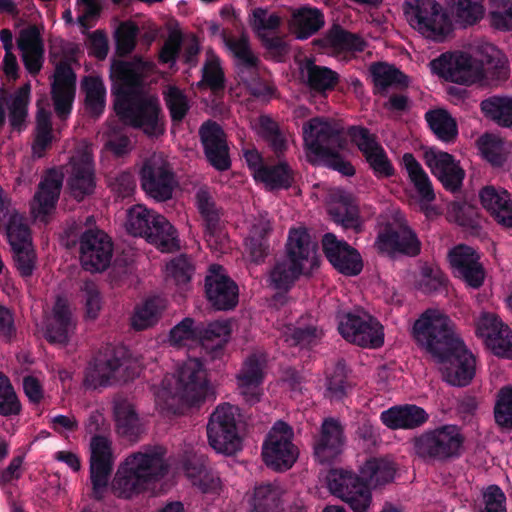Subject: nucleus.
Masks as SVG:
<instances>
[{"label":"nucleus","instance_id":"1","mask_svg":"<svg viewBox=\"0 0 512 512\" xmlns=\"http://www.w3.org/2000/svg\"><path fill=\"white\" fill-rule=\"evenodd\" d=\"M411 335L421 349L442 365L444 381L457 387L471 383L476 360L457 335L449 317L427 310L414 322Z\"/></svg>","mask_w":512,"mask_h":512},{"label":"nucleus","instance_id":"2","mask_svg":"<svg viewBox=\"0 0 512 512\" xmlns=\"http://www.w3.org/2000/svg\"><path fill=\"white\" fill-rule=\"evenodd\" d=\"M161 446L146 448L129 455L118 467L111 482L112 493L123 499H131L160 481L168 472Z\"/></svg>","mask_w":512,"mask_h":512},{"label":"nucleus","instance_id":"3","mask_svg":"<svg viewBox=\"0 0 512 512\" xmlns=\"http://www.w3.org/2000/svg\"><path fill=\"white\" fill-rule=\"evenodd\" d=\"M207 371L200 358H189L178 369L174 385L165 379L158 397L165 400L166 407L174 413L180 407H192L203 402L210 392Z\"/></svg>","mask_w":512,"mask_h":512},{"label":"nucleus","instance_id":"4","mask_svg":"<svg viewBox=\"0 0 512 512\" xmlns=\"http://www.w3.org/2000/svg\"><path fill=\"white\" fill-rule=\"evenodd\" d=\"M286 259L277 261L269 274L270 285L281 292L287 293L305 274V265L316 264V245L305 229L292 228L289 231L285 246Z\"/></svg>","mask_w":512,"mask_h":512},{"label":"nucleus","instance_id":"5","mask_svg":"<svg viewBox=\"0 0 512 512\" xmlns=\"http://www.w3.org/2000/svg\"><path fill=\"white\" fill-rule=\"evenodd\" d=\"M231 332L229 320L203 323L186 317L170 330L169 340L176 347L200 345L207 357L216 360L224 355Z\"/></svg>","mask_w":512,"mask_h":512},{"label":"nucleus","instance_id":"6","mask_svg":"<svg viewBox=\"0 0 512 512\" xmlns=\"http://www.w3.org/2000/svg\"><path fill=\"white\" fill-rule=\"evenodd\" d=\"M126 229L133 236L145 238L161 252H173L179 248L174 226L163 215L144 205L138 204L128 209Z\"/></svg>","mask_w":512,"mask_h":512},{"label":"nucleus","instance_id":"7","mask_svg":"<svg viewBox=\"0 0 512 512\" xmlns=\"http://www.w3.org/2000/svg\"><path fill=\"white\" fill-rule=\"evenodd\" d=\"M464 441L456 425H443L415 437L413 448L424 461L446 463L461 457Z\"/></svg>","mask_w":512,"mask_h":512},{"label":"nucleus","instance_id":"8","mask_svg":"<svg viewBox=\"0 0 512 512\" xmlns=\"http://www.w3.org/2000/svg\"><path fill=\"white\" fill-rule=\"evenodd\" d=\"M406 21L423 37L443 42L452 31V24L443 7L436 0H404Z\"/></svg>","mask_w":512,"mask_h":512},{"label":"nucleus","instance_id":"9","mask_svg":"<svg viewBox=\"0 0 512 512\" xmlns=\"http://www.w3.org/2000/svg\"><path fill=\"white\" fill-rule=\"evenodd\" d=\"M114 110L125 123L140 129L149 138H158L165 133V118L155 97L137 94L114 104Z\"/></svg>","mask_w":512,"mask_h":512},{"label":"nucleus","instance_id":"10","mask_svg":"<svg viewBox=\"0 0 512 512\" xmlns=\"http://www.w3.org/2000/svg\"><path fill=\"white\" fill-rule=\"evenodd\" d=\"M326 480L330 493L347 503L353 512H367L370 508L372 494L362 474L334 468L328 472Z\"/></svg>","mask_w":512,"mask_h":512},{"label":"nucleus","instance_id":"11","mask_svg":"<svg viewBox=\"0 0 512 512\" xmlns=\"http://www.w3.org/2000/svg\"><path fill=\"white\" fill-rule=\"evenodd\" d=\"M235 411L234 406L225 403L210 415L207 424L208 442L217 453L233 455L242 448Z\"/></svg>","mask_w":512,"mask_h":512},{"label":"nucleus","instance_id":"12","mask_svg":"<svg viewBox=\"0 0 512 512\" xmlns=\"http://www.w3.org/2000/svg\"><path fill=\"white\" fill-rule=\"evenodd\" d=\"M351 142L358 148L369 169L377 179H389L396 169L375 134L364 126H350L347 130Z\"/></svg>","mask_w":512,"mask_h":512},{"label":"nucleus","instance_id":"13","mask_svg":"<svg viewBox=\"0 0 512 512\" xmlns=\"http://www.w3.org/2000/svg\"><path fill=\"white\" fill-rule=\"evenodd\" d=\"M431 71L445 81L471 85L484 77V69L467 53H443L430 62Z\"/></svg>","mask_w":512,"mask_h":512},{"label":"nucleus","instance_id":"14","mask_svg":"<svg viewBox=\"0 0 512 512\" xmlns=\"http://www.w3.org/2000/svg\"><path fill=\"white\" fill-rule=\"evenodd\" d=\"M80 261L84 270L103 272L111 263L113 242L109 235L99 228H87L79 237Z\"/></svg>","mask_w":512,"mask_h":512},{"label":"nucleus","instance_id":"15","mask_svg":"<svg viewBox=\"0 0 512 512\" xmlns=\"http://www.w3.org/2000/svg\"><path fill=\"white\" fill-rule=\"evenodd\" d=\"M338 331L350 343L376 349L384 343L383 326L375 318L348 312L339 316Z\"/></svg>","mask_w":512,"mask_h":512},{"label":"nucleus","instance_id":"16","mask_svg":"<svg viewBox=\"0 0 512 512\" xmlns=\"http://www.w3.org/2000/svg\"><path fill=\"white\" fill-rule=\"evenodd\" d=\"M140 182L145 193L158 202L171 199L177 185L172 167L160 157L149 158L143 163Z\"/></svg>","mask_w":512,"mask_h":512},{"label":"nucleus","instance_id":"17","mask_svg":"<svg viewBox=\"0 0 512 512\" xmlns=\"http://www.w3.org/2000/svg\"><path fill=\"white\" fill-rule=\"evenodd\" d=\"M204 293L210 306L217 311L233 310L239 302L238 285L219 264L210 265L204 280Z\"/></svg>","mask_w":512,"mask_h":512},{"label":"nucleus","instance_id":"18","mask_svg":"<svg viewBox=\"0 0 512 512\" xmlns=\"http://www.w3.org/2000/svg\"><path fill=\"white\" fill-rule=\"evenodd\" d=\"M129 351L124 346H108L93 361V370L88 373L95 385L108 386L114 381H127Z\"/></svg>","mask_w":512,"mask_h":512},{"label":"nucleus","instance_id":"19","mask_svg":"<svg viewBox=\"0 0 512 512\" xmlns=\"http://www.w3.org/2000/svg\"><path fill=\"white\" fill-rule=\"evenodd\" d=\"M475 332L495 356L512 359V330L496 314L481 313Z\"/></svg>","mask_w":512,"mask_h":512},{"label":"nucleus","instance_id":"20","mask_svg":"<svg viewBox=\"0 0 512 512\" xmlns=\"http://www.w3.org/2000/svg\"><path fill=\"white\" fill-rule=\"evenodd\" d=\"M90 480L93 497L102 500L113 470L111 442L107 437L94 435L90 441Z\"/></svg>","mask_w":512,"mask_h":512},{"label":"nucleus","instance_id":"21","mask_svg":"<svg viewBox=\"0 0 512 512\" xmlns=\"http://www.w3.org/2000/svg\"><path fill=\"white\" fill-rule=\"evenodd\" d=\"M303 139L307 150L316 157L344 145L342 130L334 122L320 117L304 123Z\"/></svg>","mask_w":512,"mask_h":512},{"label":"nucleus","instance_id":"22","mask_svg":"<svg viewBox=\"0 0 512 512\" xmlns=\"http://www.w3.org/2000/svg\"><path fill=\"white\" fill-rule=\"evenodd\" d=\"M346 443L344 427L335 418L322 421L317 434L313 436V457L319 464L333 463L343 452Z\"/></svg>","mask_w":512,"mask_h":512},{"label":"nucleus","instance_id":"23","mask_svg":"<svg viewBox=\"0 0 512 512\" xmlns=\"http://www.w3.org/2000/svg\"><path fill=\"white\" fill-rule=\"evenodd\" d=\"M424 158L431 173L446 191L451 193L461 191L466 173L452 154L432 147L425 152Z\"/></svg>","mask_w":512,"mask_h":512},{"label":"nucleus","instance_id":"24","mask_svg":"<svg viewBox=\"0 0 512 512\" xmlns=\"http://www.w3.org/2000/svg\"><path fill=\"white\" fill-rule=\"evenodd\" d=\"M77 76L70 63L66 60L60 61L54 72V80L51 84V98L54 111L58 118L64 120L72 112L76 95Z\"/></svg>","mask_w":512,"mask_h":512},{"label":"nucleus","instance_id":"25","mask_svg":"<svg viewBox=\"0 0 512 512\" xmlns=\"http://www.w3.org/2000/svg\"><path fill=\"white\" fill-rule=\"evenodd\" d=\"M199 136L208 163L218 171L230 169V149L221 125L208 120L200 126Z\"/></svg>","mask_w":512,"mask_h":512},{"label":"nucleus","instance_id":"26","mask_svg":"<svg viewBox=\"0 0 512 512\" xmlns=\"http://www.w3.org/2000/svg\"><path fill=\"white\" fill-rule=\"evenodd\" d=\"M448 260L456 277L473 289L480 288L485 279V270L478 252L466 244H459L448 252Z\"/></svg>","mask_w":512,"mask_h":512},{"label":"nucleus","instance_id":"27","mask_svg":"<svg viewBox=\"0 0 512 512\" xmlns=\"http://www.w3.org/2000/svg\"><path fill=\"white\" fill-rule=\"evenodd\" d=\"M323 252L331 265L346 276H356L363 269L360 253L343 240H338L332 233L322 239Z\"/></svg>","mask_w":512,"mask_h":512},{"label":"nucleus","instance_id":"28","mask_svg":"<svg viewBox=\"0 0 512 512\" xmlns=\"http://www.w3.org/2000/svg\"><path fill=\"white\" fill-rule=\"evenodd\" d=\"M141 62L115 61L111 65L110 79L112 81L111 93L114 96V104L127 100L137 93L133 90L142 84Z\"/></svg>","mask_w":512,"mask_h":512},{"label":"nucleus","instance_id":"29","mask_svg":"<svg viewBox=\"0 0 512 512\" xmlns=\"http://www.w3.org/2000/svg\"><path fill=\"white\" fill-rule=\"evenodd\" d=\"M222 39L233 57L236 78L250 77L256 69L261 68L262 62L251 47L248 34L242 33L236 37L223 30Z\"/></svg>","mask_w":512,"mask_h":512},{"label":"nucleus","instance_id":"30","mask_svg":"<svg viewBox=\"0 0 512 512\" xmlns=\"http://www.w3.org/2000/svg\"><path fill=\"white\" fill-rule=\"evenodd\" d=\"M95 187L96 178L92 158L88 154L72 158L67 178L70 195L77 201H82L94 192Z\"/></svg>","mask_w":512,"mask_h":512},{"label":"nucleus","instance_id":"31","mask_svg":"<svg viewBox=\"0 0 512 512\" xmlns=\"http://www.w3.org/2000/svg\"><path fill=\"white\" fill-rule=\"evenodd\" d=\"M264 362L256 354L249 355L236 376L238 389L248 405L258 403L262 396Z\"/></svg>","mask_w":512,"mask_h":512},{"label":"nucleus","instance_id":"32","mask_svg":"<svg viewBox=\"0 0 512 512\" xmlns=\"http://www.w3.org/2000/svg\"><path fill=\"white\" fill-rule=\"evenodd\" d=\"M376 245L381 252L401 253L411 257L417 256L421 251V242L408 227L401 231L386 227L378 234Z\"/></svg>","mask_w":512,"mask_h":512},{"label":"nucleus","instance_id":"33","mask_svg":"<svg viewBox=\"0 0 512 512\" xmlns=\"http://www.w3.org/2000/svg\"><path fill=\"white\" fill-rule=\"evenodd\" d=\"M328 214L333 222L340 224L344 229L361 228L359 205L350 192L342 189L335 191L332 194V203L328 207Z\"/></svg>","mask_w":512,"mask_h":512},{"label":"nucleus","instance_id":"34","mask_svg":"<svg viewBox=\"0 0 512 512\" xmlns=\"http://www.w3.org/2000/svg\"><path fill=\"white\" fill-rule=\"evenodd\" d=\"M262 456L268 467L286 471L296 462L298 449L290 440L267 437L263 443Z\"/></svg>","mask_w":512,"mask_h":512},{"label":"nucleus","instance_id":"35","mask_svg":"<svg viewBox=\"0 0 512 512\" xmlns=\"http://www.w3.org/2000/svg\"><path fill=\"white\" fill-rule=\"evenodd\" d=\"M479 198L483 208L498 224L512 228V200L506 190L488 185L480 190Z\"/></svg>","mask_w":512,"mask_h":512},{"label":"nucleus","instance_id":"36","mask_svg":"<svg viewBox=\"0 0 512 512\" xmlns=\"http://www.w3.org/2000/svg\"><path fill=\"white\" fill-rule=\"evenodd\" d=\"M428 418L422 407L413 404L393 406L380 414L381 422L392 430L414 429L426 423Z\"/></svg>","mask_w":512,"mask_h":512},{"label":"nucleus","instance_id":"37","mask_svg":"<svg viewBox=\"0 0 512 512\" xmlns=\"http://www.w3.org/2000/svg\"><path fill=\"white\" fill-rule=\"evenodd\" d=\"M81 92L84 93V107L86 113L92 118H99L105 111L106 87L98 76H84L80 83Z\"/></svg>","mask_w":512,"mask_h":512},{"label":"nucleus","instance_id":"38","mask_svg":"<svg viewBox=\"0 0 512 512\" xmlns=\"http://www.w3.org/2000/svg\"><path fill=\"white\" fill-rule=\"evenodd\" d=\"M74 325L67 304L58 301L54 307L53 319L47 324L45 339L51 344L66 345Z\"/></svg>","mask_w":512,"mask_h":512},{"label":"nucleus","instance_id":"39","mask_svg":"<svg viewBox=\"0 0 512 512\" xmlns=\"http://www.w3.org/2000/svg\"><path fill=\"white\" fill-rule=\"evenodd\" d=\"M325 24L324 15L318 8L301 7L292 14L293 32L297 39L306 40Z\"/></svg>","mask_w":512,"mask_h":512},{"label":"nucleus","instance_id":"40","mask_svg":"<svg viewBox=\"0 0 512 512\" xmlns=\"http://www.w3.org/2000/svg\"><path fill=\"white\" fill-rule=\"evenodd\" d=\"M370 73L374 84V94L386 96L391 86L407 87L408 77L399 69L386 63H373Z\"/></svg>","mask_w":512,"mask_h":512},{"label":"nucleus","instance_id":"41","mask_svg":"<svg viewBox=\"0 0 512 512\" xmlns=\"http://www.w3.org/2000/svg\"><path fill=\"white\" fill-rule=\"evenodd\" d=\"M62 187V177L50 171L39 183L33 202L39 214L46 215L55 208Z\"/></svg>","mask_w":512,"mask_h":512},{"label":"nucleus","instance_id":"42","mask_svg":"<svg viewBox=\"0 0 512 512\" xmlns=\"http://www.w3.org/2000/svg\"><path fill=\"white\" fill-rule=\"evenodd\" d=\"M255 179L263 182L270 190L289 189L294 182V172L286 162L261 164L255 170Z\"/></svg>","mask_w":512,"mask_h":512},{"label":"nucleus","instance_id":"43","mask_svg":"<svg viewBox=\"0 0 512 512\" xmlns=\"http://www.w3.org/2000/svg\"><path fill=\"white\" fill-rule=\"evenodd\" d=\"M403 165L408 173L411 183L414 185L421 201L432 202L435 200V193L432 182L419 161L412 153H405L402 157Z\"/></svg>","mask_w":512,"mask_h":512},{"label":"nucleus","instance_id":"44","mask_svg":"<svg viewBox=\"0 0 512 512\" xmlns=\"http://www.w3.org/2000/svg\"><path fill=\"white\" fill-rule=\"evenodd\" d=\"M360 473L368 487L377 488L394 480L396 467L393 462L384 458H371L360 469Z\"/></svg>","mask_w":512,"mask_h":512},{"label":"nucleus","instance_id":"45","mask_svg":"<svg viewBox=\"0 0 512 512\" xmlns=\"http://www.w3.org/2000/svg\"><path fill=\"white\" fill-rule=\"evenodd\" d=\"M425 120L436 138L444 143H454L458 136V126L455 119L445 109L429 110Z\"/></svg>","mask_w":512,"mask_h":512},{"label":"nucleus","instance_id":"46","mask_svg":"<svg viewBox=\"0 0 512 512\" xmlns=\"http://www.w3.org/2000/svg\"><path fill=\"white\" fill-rule=\"evenodd\" d=\"M166 308L165 300L159 296L148 297L136 306L132 316V326L141 331L154 326Z\"/></svg>","mask_w":512,"mask_h":512},{"label":"nucleus","instance_id":"47","mask_svg":"<svg viewBox=\"0 0 512 512\" xmlns=\"http://www.w3.org/2000/svg\"><path fill=\"white\" fill-rule=\"evenodd\" d=\"M305 69L308 87L319 94L325 95L333 91L339 83L340 75L329 67L309 61Z\"/></svg>","mask_w":512,"mask_h":512},{"label":"nucleus","instance_id":"48","mask_svg":"<svg viewBox=\"0 0 512 512\" xmlns=\"http://www.w3.org/2000/svg\"><path fill=\"white\" fill-rule=\"evenodd\" d=\"M322 41L335 51L362 52L366 46L365 41L359 35L351 33L339 25H334Z\"/></svg>","mask_w":512,"mask_h":512},{"label":"nucleus","instance_id":"49","mask_svg":"<svg viewBox=\"0 0 512 512\" xmlns=\"http://www.w3.org/2000/svg\"><path fill=\"white\" fill-rule=\"evenodd\" d=\"M114 413L118 434L129 439L137 438L141 432V425L134 407L122 401L116 403Z\"/></svg>","mask_w":512,"mask_h":512},{"label":"nucleus","instance_id":"50","mask_svg":"<svg viewBox=\"0 0 512 512\" xmlns=\"http://www.w3.org/2000/svg\"><path fill=\"white\" fill-rule=\"evenodd\" d=\"M271 231L272 227L269 222H260L253 226L251 236L246 243L252 262L260 264L268 256Z\"/></svg>","mask_w":512,"mask_h":512},{"label":"nucleus","instance_id":"51","mask_svg":"<svg viewBox=\"0 0 512 512\" xmlns=\"http://www.w3.org/2000/svg\"><path fill=\"white\" fill-rule=\"evenodd\" d=\"M348 371L345 361L339 360L331 372L326 374L325 396L332 401H340L348 395L351 384L347 379Z\"/></svg>","mask_w":512,"mask_h":512},{"label":"nucleus","instance_id":"52","mask_svg":"<svg viewBox=\"0 0 512 512\" xmlns=\"http://www.w3.org/2000/svg\"><path fill=\"white\" fill-rule=\"evenodd\" d=\"M481 111L485 117L493 120L502 127L512 126V98L492 96L484 99Z\"/></svg>","mask_w":512,"mask_h":512},{"label":"nucleus","instance_id":"53","mask_svg":"<svg viewBox=\"0 0 512 512\" xmlns=\"http://www.w3.org/2000/svg\"><path fill=\"white\" fill-rule=\"evenodd\" d=\"M484 0H450L449 5L457 23L467 27L480 22L485 14Z\"/></svg>","mask_w":512,"mask_h":512},{"label":"nucleus","instance_id":"54","mask_svg":"<svg viewBox=\"0 0 512 512\" xmlns=\"http://www.w3.org/2000/svg\"><path fill=\"white\" fill-rule=\"evenodd\" d=\"M281 490L272 483L255 486L251 505L256 512H278L281 503Z\"/></svg>","mask_w":512,"mask_h":512},{"label":"nucleus","instance_id":"55","mask_svg":"<svg viewBox=\"0 0 512 512\" xmlns=\"http://www.w3.org/2000/svg\"><path fill=\"white\" fill-rule=\"evenodd\" d=\"M30 99V84L21 86L12 99L9 107V121L13 129L21 131L28 116V104Z\"/></svg>","mask_w":512,"mask_h":512},{"label":"nucleus","instance_id":"56","mask_svg":"<svg viewBox=\"0 0 512 512\" xmlns=\"http://www.w3.org/2000/svg\"><path fill=\"white\" fill-rule=\"evenodd\" d=\"M197 209L203 218L206 230L213 235L220 221V213L210 193L205 189H199L196 193Z\"/></svg>","mask_w":512,"mask_h":512},{"label":"nucleus","instance_id":"57","mask_svg":"<svg viewBox=\"0 0 512 512\" xmlns=\"http://www.w3.org/2000/svg\"><path fill=\"white\" fill-rule=\"evenodd\" d=\"M194 272L195 267L192 260L186 255L177 256L166 265L167 277L173 280L180 289L189 285Z\"/></svg>","mask_w":512,"mask_h":512},{"label":"nucleus","instance_id":"58","mask_svg":"<svg viewBox=\"0 0 512 512\" xmlns=\"http://www.w3.org/2000/svg\"><path fill=\"white\" fill-rule=\"evenodd\" d=\"M163 95L172 123H181L190 110L186 94L176 86H169Z\"/></svg>","mask_w":512,"mask_h":512},{"label":"nucleus","instance_id":"59","mask_svg":"<svg viewBox=\"0 0 512 512\" xmlns=\"http://www.w3.org/2000/svg\"><path fill=\"white\" fill-rule=\"evenodd\" d=\"M494 419L501 430H512V386H503L497 393Z\"/></svg>","mask_w":512,"mask_h":512},{"label":"nucleus","instance_id":"60","mask_svg":"<svg viewBox=\"0 0 512 512\" xmlns=\"http://www.w3.org/2000/svg\"><path fill=\"white\" fill-rule=\"evenodd\" d=\"M489 22L499 31L512 30V0H489Z\"/></svg>","mask_w":512,"mask_h":512},{"label":"nucleus","instance_id":"61","mask_svg":"<svg viewBox=\"0 0 512 512\" xmlns=\"http://www.w3.org/2000/svg\"><path fill=\"white\" fill-rule=\"evenodd\" d=\"M139 27L133 21L121 22L114 32L116 52L119 56L132 53L137 44Z\"/></svg>","mask_w":512,"mask_h":512},{"label":"nucleus","instance_id":"62","mask_svg":"<svg viewBox=\"0 0 512 512\" xmlns=\"http://www.w3.org/2000/svg\"><path fill=\"white\" fill-rule=\"evenodd\" d=\"M322 337V331L314 325L289 328L285 341L290 346L300 348H312L316 346Z\"/></svg>","mask_w":512,"mask_h":512},{"label":"nucleus","instance_id":"63","mask_svg":"<svg viewBox=\"0 0 512 512\" xmlns=\"http://www.w3.org/2000/svg\"><path fill=\"white\" fill-rule=\"evenodd\" d=\"M448 278L438 268L425 265L421 269V277L418 282V288L425 294L442 293L447 286Z\"/></svg>","mask_w":512,"mask_h":512},{"label":"nucleus","instance_id":"64","mask_svg":"<svg viewBox=\"0 0 512 512\" xmlns=\"http://www.w3.org/2000/svg\"><path fill=\"white\" fill-rule=\"evenodd\" d=\"M259 126L262 138L268 143L276 156L280 157L287 149V143L278 124L268 116H261Z\"/></svg>","mask_w":512,"mask_h":512}]
</instances>
